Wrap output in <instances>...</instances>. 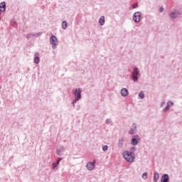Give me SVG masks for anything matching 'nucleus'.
I'll use <instances>...</instances> for the list:
<instances>
[{"label":"nucleus","instance_id":"obj_6","mask_svg":"<svg viewBox=\"0 0 182 182\" xmlns=\"http://www.w3.org/2000/svg\"><path fill=\"white\" fill-rule=\"evenodd\" d=\"M73 93L75 99H78L79 100L82 99V89L77 88L76 90H73Z\"/></svg>","mask_w":182,"mask_h":182},{"label":"nucleus","instance_id":"obj_18","mask_svg":"<svg viewBox=\"0 0 182 182\" xmlns=\"http://www.w3.org/2000/svg\"><path fill=\"white\" fill-rule=\"evenodd\" d=\"M62 28L67 29L68 28V22L66 21H63L62 22Z\"/></svg>","mask_w":182,"mask_h":182},{"label":"nucleus","instance_id":"obj_29","mask_svg":"<svg viewBox=\"0 0 182 182\" xmlns=\"http://www.w3.org/2000/svg\"><path fill=\"white\" fill-rule=\"evenodd\" d=\"M164 105H166V102H164V101L161 102L160 104V107H164Z\"/></svg>","mask_w":182,"mask_h":182},{"label":"nucleus","instance_id":"obj_12","mask_svg":"<svg viewBox=\"0 0 182 182\" xmlns=\"http://www.w3.org/2000/svg\"><path fill=\"white\" fill-rule=\"evenodd\" d=\"M170 106H174V102L171 101H168L167 102L166 107L163 109V112L166 113V112H168V110H170Z\"/></svg>","mask_w":182,"mask_h":182},{"label":"nucleus","instance_id":"obj_26","mask_svg":"<svg viewBox=\"0 0 182 182\" xmlns=\"http://www.w3.org/2000/svg\"><path fill=\"white\" fill-rule=\"evenodd\" d=\"M109 149V146L107 145H105L102 146V151H107V150Z\"/></svg>","mask_w":182,"mask_h":182},{"label":"nucleus","instance_id":"obj_25","mask_svg":"<svg viewBox=\"0 0 182 182\" xmlns=\"http://www.w3.org/2000/svg\"><path fill=\"white\" fill-rule=\"evenodd\" d=\"M147 172H144L143 174H142V178H144V180H147Z\"/></svg>","mask_w":182,"mask_h":182},{"label":"nucleus","instance_id":"obj_16","mask_svg":"<svg viewBox=\"0 0 182 182\" xmlns=\"http://www.w3.org/2000/svg\"><path fill=\"white\" fill-rule=\"evenodd\" d=\"M159 172L155 171L154 173V182H157L159 181Z\"/></svg>","mask_w":182,"mask_h":182},{"label":"nucleus","instance_id":"obj_21","mask_svg":"<svg viewBox=\"0 0 182 182\" xmlns=\"http://www.w3.org/2000/svg\"><path fill=\"white\" fill-rule=\"evenodd\" d=\"M35 33H28L26 36V38L27 39H30L31 38H32V36H35Z\"/></svg>","mask_w":182,"mask_h":182},{"label":"nucleus","instance_id":"obj_4","mask_svg":"<svg viewBox=\"0 0 182 182\" xmlns=\"http://www.w3.org/2000/svg\"><path fill=\"white\" fill-rule=\"evenodd\" d=\"M50 43L52 46V48L53 49H56V47L58 46V38H56L55 36L52 35L50 37Z\"/></svg>","mask_w":182,"mask_h":182},{"label":"nucleus","instance_id":"obj_2","mask_svg":"<svg viewBox=\"0 0 182 182\" xmlns=\"http://www.w3.org/2000/svg\"><path fill=\"white\" fill-rule=\"evenodd\" d=\"M140 76V70H139V68L134 67L133 72L132 74V79L133 82H139V77Z\"/></svg>","mask_w":182,"mask_h":182},{"label":"nucleus","instance_id":"obj_22","mask_svg":"<svg viewBox=\"0 0 182 182\" xmlns=\"http://www.w3.org/2000/svg\"><path fill=\"white\" fill-rule=\"evenodd\" d=\"M139 97H140L141 99H144V92H143V91H141L139 93Z\"/></svg>","mask_w":182,"mask_h":182},{"label":"nucleus","instance_id":"obj_3","mask_svg":"<svg viewBox=\"0 0 182 182\" xmlns=\"http://www.w3.org/2000/svg\"><path fill=\"white\" fill-rule=\"evenodd\" d=\"M143 18V14L141 11H136L133 14L132 19L135 23H139Z\"/></svg>","mask_w":182,"mask_h":182},{"label":"nucleus","instance_id":"obj_30","mask_svg":"<svg viewBox=\"0 0 182 182\" xmlns=\"http://www.w3.org/2000/svg\"><path fill=\"white\" fill-rule=\"evenodd\" d=\"M159 12H164V7L159 8Z\"/></svg>","mask_w":182,"mask_h":182},{"label":"nucleus","instance_id":"obj_27","mask_svg":"<svg viewBox=\"0 0 182 182\" xmlns=\"http://www.w3.org/2000/svg\"><path fill=\"white\" fill-rule=\"evenodd\" d=\"M137 6H139V4L137 3L132 4L133 9H136V8H137Z\"/></svg>","mask_w":182,"mask_h":182},{"label":"nucleus","instance_id":"obj_32","mask_svg":"<svg viewBox=\"0 0 182 182\" xmlns=\"http://www.w3.org/2000/svg\"><path fill=\"white\" fill-rule=\"evenodd\" d=\"M0 21H1V18H0Z\"/></svg>","mask_w":182,"mask_h":182},{"label":"nucleus","instance_id":"obj_20","mask_svg":"<svg viewBox=\"0 0 182 182\" xmlns=\"http://www.w3.org/2000/svg\"><path fill=\"white\" fill-rule=\"evenodd\" d=\"M39 62H41V58H39V56H36L34 58V63H36V65H38Z\"/></svg>","mask_w":182,"mask_h":182},{"label":"nucleus","instance_id":"obj_19","mask_svg":"<svg viewBox=\"0 0 182 182\" xmlns=\"http://www.w3.org/2000/svg\"><path fill=\"white\" fill-rule=\"evenodd\" d=\"M123 141H124V139H119L118 147H123Z\"/></svg>","mask_w":182,"mask_h":182},{"label":"nucleus","instance_id":"obj_9","mask_svg":"<svg viewBox=\"0 0 182 182\" xmlns=\"http://www.w3.org/2000/svg\"><path fill=\"white\" fill-rule=\"evenodd\" d=\"M137 132V124L136 123H133L131 129L129 131V134H134Z\"/></svg>","mask_w":182,"mask_h":182},{"label":"nucleus","instance_id":"obj_23","mask_svg":"<svg viewBox=\"0 0 182 182\" xmlns=\"http://www.w3.org/2000/svg\"><path fill=\"white\" fill-rule=\"evenodd\" d=\"M79 100H79V99H77V98H75L73 100V102H72V105H73V107H75V103H77V102H79Z\"/></svg>","mask_w":182,"mask_h":182},{"label":"nucleus","instance_id":"obj_28","mask_svg":"<svg viewBox=\"0 0 182 182\" xmlns=\"http://www.w3.org/2000/svg\"><path fill=\"white\" fill-rule=\"evenodd\" d=\"M130 150H131L132 151H136V150H137V148H136L135 146H132V147L130 148Z\"/></svg>","mask_w":182,"mask_h":182},{"label":"nucleus","instance_id":"obj_24","mask_svg":"<svg viewBox=\"0 0 182 182\" xmlns=\"http://www.w3.org/2000/svg\"><path fill=\"white\" fill-rule=\"evenodd\" d=\"M106 124H112L113 122L112 121V119L107 118L105 121Z\"/></svg>","mask_w":182,"mask_h":182},{"label":"nucleus","instance_id":"obj_13","mask_svg":"<svg viewBox=\"0 0 182 182\" xmlns=\"http://www.w3.org/2000/svg\"><path fill=\"white\" fill-rule=\"evenodd\" d=\"M63 150H65V146H58V148H56V154L58 156H62V151H63Z\"/></svg>","mask_w":182,"mask_h":182},{"label":"nucleus","instance_id":"obj_5","mask_svg":"<svg viewBox=\"0 0 182 182\" xmlns=\"http://www.w3.org/2000/svg\"><path fill=\"white\" fill-rule=\"evenodd\" d=\"M179 15H181V11L175 9L173 11L170 13L169 16L171 19H177Z\"/></svg>","mask_w":182,"mask_h":182},{"label":"nucleus","instance_id":"obj_7","mask_svg":"<svg viewBox=\"0 0 182 182\" xmlns=\"http://www.w3.org/2000/svg\"><path fill=\"white\" fill-rule=\"evenodd\" d=\"M140 141V136L139 135H134L131 139V144L132 146H137Z\"/></svg>","mask_w":182,"mask_h":182},{"label":"nucleus","instance_id":"obj_1","mask_svg":"<svg viewBox=\"0 0 182 182\" xmlns=\"http://www.w3.org/2000/svg\"><path fill=\"white\" fill-rule=\"evenodd\" d=\"M123 157L129 163H133L134 161V152L125 151L123 153Z\"/></svg>","mask_w":182,"mask_h":182},{"label":"nucleus","instance_id":"obj_17","mask_svg":"<svg viewBox=\"0 0 182 182\" xmlns=\"http://www.w3.org/2000/svg\"><path fill=\"white\" fill-rule=\"evenodd\" d=\"M99 23L100 26H103L105 25V16H102L99 19Z\"/></svg>","mask_w":182,"mask_h":182},{"label":"nucleus","instance_id":"obj_14","mask_svg":"<svg viewBox=\"0 0 182 182\" xmlns=\"http://www.w3.org/2000/svg\"><path fill=\"white\" fill-rule=\"evenodd\" d=\"M121 95L126 97L129 95V90L127 88H122L121 90Z\"/></svg>","mask_w":182,"mask_h":182},{"label":"nucleus","instance_id":"obj_10","mask_svg":"<svg viewBox=\"0 0 182 182\" xmlns=\"http://www.w3.org/2000/svg\"><path fill=\"white\" fill-rule=\"evenodd\" d=\"M63 160V158H58L56 161V162H53L52 164V168L53 170H55V168H56V167H58L60 164V163Z\"/></svg>","mask_w":182,"mask_h":182},{"label":"nucleus","instance_id":"obj_11","mask_svg":"<svg viewBox=\"0 0 182 182\" xmlns=\"http://www.w3.org/2000/svg\"><path fill=\"white\" fill-rule=\"evenodd\" d=\"M161 182H170V176H168V174L165 173L162 175L161 178Z\"/></svg>","mask_w":182,"mask_h":182},{"label":"nucleus","instance_id":"obj_15","mask_svg":"<svg viewBox=\"0 0 182 182\" xmlns=\"http://www.w3.org/2000/svg\"><path fill=\"white\" fill-rule=\"evenodd\" d=\"M0 9H2L3 12L6 11V3L5 1L0 3Z\"/></svg>","mask_w":182,"mask_h":182},{"label":"nucleus","instance_id":"obj_8","mask_svg":"<svg viewBox=\"0 0 182 182\" xmlns=\"http://www.w3.org/2000/svg\"><path fill=\"white\" fill-rule=\"evenodd\" d=\"M95 164H96V160H94L92 162H88L86 164V167L89 171H92L95 168Z\"/></svg>","mask_w":182,"mask_h":182},{"label":"nucleus","instance_id":"obj_31","mask_svg":"<svg viewBox=\"0 0 182 182\" xmlns=\"http://www.w3.org/2000/svg\"><path fill=\"white\" fill-rule=\"evenodd\" d=\"M36 36H41V35H42V32L37 33L36 34H35V36H36Z\"/></svg>","mask_w":182,"mask_h":182}]
</instances>
